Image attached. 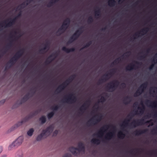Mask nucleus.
Instances as JSON below:
<instances>
[{
	"label": "nucleus",
	"instance_id": "f257e3e1",
	"mask_svg": "<svg viewBox=\"0 0 157 157\" xmlns=\"http://www.w3.org/2000/svg\"><path fill=\"white\" fill-rule=\"evenodd\" d=\"M76 77L75 75H71L68 79L59 85L57 88L56 92L59 93L63 90Z\"/></svg>",
	"mask_w": 157,
	"mask_h": 157
},
{
	"label": "nucleus",
	"instance_id": "f03ea898",
	"mask_svg": "<svg viewBox=\"0 0 157 157\" xmlns=\"http://www.w3.org/2000/svg\"><path fill=\"white\" fill-rule=\"evenodd\" d=\"M71 22L70 19L69 18H67L63 21L62 26L59 29L57 33H59L60 35L62 33H64L69 26Z\"/></svg>",
	"mask_w": 157,
	"mask_h": 157
},
{
	"label": "nucleus",
	"instance_id": "7ed1b4c3",
	"mask_svg": "<svg viewBox=\"0 0 157 157\" xmlns=\"http://www.w3.org/2000/svg\"><path fill=\"white\" fill-rule=\"evenodd\" d=\"M82 27H80L79 29L76 31L75 33L70 37L69 40L67 43V44L68 45L71 44L78 38L82 33Z\"/></svg>",
	"mask_w": 157,
	"mask_h": 157
},
{
	"label": "nucleus",
	"instance_id": "20e7f679",
	"mask_svg": "<svg viewBox=\"0 0 157 157\" xmlns=\"http://www.w3.org/2000/svg\"><path fill=\"white\" fill-rule=\"evenodd\" d=\"M24 137L23 136H19L15 141L13 142L10 145L8 148L11 150L12 149L17 147L21 145L23 141Z\"/></svg>",
	"mask_w": 157,
	"mask_h": 157
},
{
	"label": "nucleus",
	"instance_id": "39448f33",
	"mask_svg": "<svg viewBox=\"0 0 157 157\" xmlns=\"http://www.w3.org/2000/svg\"><path fill=\"white\" fill-rule=\"evenodd\" d=\"M40 111L38 110H36L34 112L30 113L27 116L23 118L20 122H18L17 124V126H18L21 125L23 123L28 121L29 119L33 117L34 116L37 115L40 112Z\"/></svg>",
	"mask_w": 157,
	"mask_h": 157
},
{
	"label": "nucleus",
	"instance_id": "423d86ee",
	"mask_svg": "<svg viewBox=\"0 0 157 157\" xmlns=\"http://www.w3.org/2000/svg\"><path fill=\"white\" fill-rule=\"evenodd\" d=\"M119 83L118 80H115L108 83L106 88L108 91L112 92L115 90Z\"/></svg>",
	"mask_w": 157,
	"mask_h": 157
},
{
	"label": "nucleus",
	"instance_id": "0eeeda50",
	"mask_svg": "<svg viewBox=\"0 0 157 157\" xmlns=\"http://www.w3.org/2000/svg\"><path fill=\"white\" fill-rule=\"evenodd\" d=\"M76 99V97L73 94H71L64 98L63 102L71 104L75 102Z\"/></svg>",
	"mask_w": 157,
	"mask_h": 157
},
{
	"label": "nucleus",
	"instance_id": "6e6552de",
	"mask_svg": "<svg viewBox=\"0 0 157 157\" xmlns=\"http://www.w3.org/2000/svg\"><path fill=\"white\" fill-rule=\"evenodd\" d=\"M116 70V69H113L109 73L104 75L102 78L101 79H99L98 81V84H100L101 83L107 81L109 78V76L112 75L113 73L115 72Z\"/></svg>",
	"mask_w": 157,
	"mask_h": 157
},
{
	"label": "nucleus",
	"instance_id": "1a4fd4ad",
	"mask_svg": "<svg viewBox=\"0 0 157 157\" xmlns=\"http://www.w3.org/2000/svg\"><path fill=\"white\" fill-rule=\"evenodd\" d=\"M110 126H111L113 129H115L116 128L115 126L113 125H105L102 127L100 130L98 132V133L96 135H97L98 136L101 137L103 135L104 132L106 129H108Z\"/></svg>",
	"mask_w": 157,
	"mask_h": 157
},
{
	"label": "nucleus",
	"instance_id": "9d476101",
	"mask_svg": "<svg viewBox=\"0 0 157 157\" xmlns=\"http://www.w3.org/2000/svg\"><path fill=\"white\" fill-rule=\"evenodd\" d=\"M144 121V119L143 118L140 120H134L130 124L129 126L133 128H135L137 126L143 124Z\"/></svg>",
	"mask_w": 157,
	"mask_h": 157
},
{
	"label": "nucleus",
	"instance_id": "9b49d317",
	"mask_svg": "<svg viewBox=\"0 0 157 157\" xmlns=\"http://www.w3.org/2000/svg\"><path fill=\"white\" fill-rule=\"evenodd\" d=\"M101 116H98L95 119L93 117L88 121L87 124H90V123L91 122V124L94 125L96 124L101 121Z\"/></svg>",
	"mask_w": 157,
	"mask_h": 157
},
{
	"label": "nucleus",
	"instance_id": "f8f14e48",
	"mask_svg": "<svg viewBox=\"0 0 157 157\" xmlns=\"http://www.w3.org/2000/svg\"><path fill=\"white\" fill-rule=\"evenodd\" d=\"M53 130V127L52 125H50L48 127L42 131L46 135V137L48 136Z\"/></svg>",
	"mask_w": 157,
	"mask_h": 157
},
{
	"label": "nucleus",
	"instance_id": "ddd939ff",
	"mask_svg": "<svg viewBox=\"0 0 157 157\" xmlns=\"http://www.w3.org/2000/svg\"><path fill=\"white\" fill-rule=\"evenodd\" d=\"M56 57V55L55 54H52L48 57L47 59L45 61L44 63L46 65L49 64L55 59Z\"/></svg>",
	"mask_w": 157,
	"mask_h": 157
},
{
	"label": "nucleus",
	"instance_id": "4468645a",
	"mask_svg": "<svg viewBox=\"0 0 157 157\" xmlns=\"http://www.w3.org/2000/svg\"><path fill=\"white\" fill-rule=\"evenodd\" d=\"M140 104L141 105V107H138V109L140 110V111H139V113H138V111H135V114H143L145 110V107L144 105L143 104V102L141 101L140 103Z\"/></svg>",
	"mask_w": 157,
	"mask_h": 157
},
{
	"label": "nucleus",
	"instance_id": "2eb2a0df",
	"mask_svg": "<svg viewBox=\"0 0 157 157\" xmlns=\"http://www.w3.org/2000/svg\"><path fill=\"white\" fill-rule=\"evenodd\" d=\"M9 20H7L6 21H4L2 24H0V26L2 27H4L5 28L6 27H10L12 26L14 24L10 20L7 23H6V21H8Z\"/></svg>",
	"mask_w": 157,
	"mask_h": 157
},
{
	"label": "nucleus",
	"instance_id": "dca6fc26",
	"mask_svg": "<svg viewBox=\"0 0 157 157\" xmlns=\"http://www.w3.org/2000/svg\"><path fill=\"white\" fill-rule=\"evenodd\" d=\"M149 103L150 104V105H149L152 108H157V101L151 102L149 100H147L146 101L145 104L148 105Z\"/></svg>",
	"mask_w": 157,
	"mask_h": 157
},
{
	"label": "nucleus",
	"instance_id": "f3484780",
	"mask_svg": "<svg viewBox=\"0 0 157 157\" xmlns=\"http://www.w3.org/2000/svg\"><path fill=\"white\" fill-rule=\"evenodd\" d=\"M77 151H85V147L84 144L82 142H80L78 143V148H77Z\"/></svg>",
	"mask_w": 157,
	"mask_h": 157
},
{
	"label": "nucleus",
	"instance_id": "a211bd4d",
	"mask_svg": "<svg viewBox=\"0 0 157 157\" xmlns=\"http://www.w3.org/2000/svg\"><path fill=\"white\" fill-rule=\"evenodd\" d=\"M148 130L147 129H144L143 130H139L135 131L133 134L136 136H139L143 133H145L147 132Z\"/></svg>",
	"mask_w": 157,
	"mask_h": 157
},
{
	"label": "nucleus",
	"instance_id": "6ab92c4d",
	"mask_svg": "<svg viewBox=\"0 0 157 157\" xmlns=\"http://www.w3.org/2000/svg\"><path fill=\"white\" fill-rule=\"evenodd\" d=\"M44 47L40 49L39 51L40 53H43L44 51L46 49H48L49 48V43L48 41H47L46 43L44 44Z\"/></svg>",
	"mask_w": 157,
	"mask_h": 157
},
{
	"label": "nucleus",
	"instance_id": "aec40b11",
	"mask_svg": "<svg viewBox=\"0 0 157 157\" xmlns=\"http://www.w3.org/2000/svg\"><path fill=\"white\" fill-rule=\"evenodd\" d=\"M147 85V82H146L141 84L138 89V90L142 93L146 88Z\"/></svg>",
	"mask_w": 157,
	"mask_h": 157
},
{
	"label": "nucleus",
	"instance_id": "412c9836",
	"mask_svg": "<svg viewBox=\"0 0 157 157\" xmlns=\"http://www.w3.org/2000/svg\"><path fill=\"white\" fill-rule=\"evenodd\" d=\"M130 115H129L128 116V117H129V119H126L123 122L122 124L121 125V126L124 128L128 124V122L130 121V120L132 119V117H130Z\"/></svg>",
	"mask_w": 157,
	"mask_h": 157
},
{
	"label": "nucleus",
	"instance_id": "4be33fe9",
	"mask_svg": "<svg viewBox=\"0 0 157 157\" xmlns=\"http://www.w3.org/2000/svg\"><path fill=\"white\" fill-rule=\"evenodd\" d=\"M148 30L149 28H144L141 30L140 32H139L138 33H135L134 35L136 36H137V34H141L142 35H144L147 33L148 31Z\"/></svg>",
	"mask_w": 157,
	"mask_h": 157
},
{
	"label": "nucleus",
	"instance_id": "5701e85b",
	"mask_svg": "<svg viewBox=\"0 0 157 157\" xmlns=\"http://www.w3.org/2000/svg\"><path fill=\"white\" fill-rule=\"evenodd\" d=\"M62 50L67 53H69L70 52L75 51V49L74 48H66L65 47H63L62 48Z\"/></svg>",
	"mask_w": 157,
	"mask_h": 157
},
{
	"label": "nucleus",
	"instance_id": "b1692460",
	"mask_svg": "<svg viewBox=\"0 0 157 157\" xmlns=\"http://www.w3.org/2000/svg\"><path fill=\"white\" fill-rule=\"evenodd\" d=\"M69 151L74 155H77V153L76 151L77 150V148L73 147H70L69 148Z\"/></svg>",
	"mask_w": 157,
	"mask_h": 157
},
{
	"label": "nucleus",
	"instance_id": "393cba45",
	"mask_svg": "<svg viewBox=\"0 0 157 157\" xmlns=\"http://www.w3.org/2000/svg\"><path fill=\"white\" fill-rule=\"evenodd\" d=\"M43 137H44L45 138H46V135L44 134V133L42 132L39 135H38L37 137H36V140L37 141H39L41 140Z\"/></svg>",
	"mask_w": 157,
	"mask_h": 157
},
{
	"label": "nucleus",
	"instance_id": "a878e982",
	"mask_svg": "<svg viewBox=\"0 0 157 157\" xmlns=\"http://www.w3.org/2000/svg\"><path fill=\"white\" fill-rule=\"evenodd\" d=\"M114 133L113 132L108 133L105 137V139L106 140H110L113 136Z\"/></svg>",
	"mask_w": 157,
	"mask_h": 157
},
{
	"label": "nucleus",
	"instance_id": "bb28decb",
	"mask_svg": "<svg viewBox=\"0 0 157 157\" xmlns=\"http://www.w3.org/2000/svg\"><path fill=\"white\" fill-rule=\"evenodd\" d=\"M135 66L132 63L130 64L126 67V70L127 71H131L133 70Z\"/></svg>",
	"mask_w": 157,
	"mask_h": 157
},
{
	"label": "nucleus",
	"instance_id": "cd10ccee",
	"mask_svg": "<svg viewBox=\"0 0 157 157\" xmlns=\"http://www.w3.org/2000/svg\"><path fill=\"white\" fill-rule=\"evenodd\" d=\"M131 101V98L127 96L123 100V102L126 105L129 104Z\"/></svg>",
	"mask_w": 157,
	"mask_h": 157
},
{
	"label": "nucleus",
	"instance_id": "c85d7f7f",
	"mask_svg": "<svg viewBox=\"0 0 157 157\" xmlns=\"http://www.w3.org/2000/svg\"><path fill=\"white\" fill-rule=\"evenodd\" d=\"M91 142L92 144L98 145L100 144V141L98 139L94 138L92 139L91 140Z\"/></svg>",
	"mask_w": 157,
	"mask_h": 157
},
{
	"label": "nucleus",
	"instance_id": "c756f323",
	"mask_svg": "<svg viewBox=\"0 0 157 157\" xmlns=\"http://www.w3.org/2000/svg\"><path fill=\"white\" fill-rule=\"evenodd\" d=\"M108 5L110 7H113L116 4V2L115 0H109L108 2Z\"/></svg>",
	"mask_w": 157,
	"mask_h": 157
},
{
	"label": "nucleus",
	"instance_id": "7c9ffc66",
	"mask_svg": "<svg viewBox=\"0 0 157 157\" xmlns=\"http://www.w3.org/2000/svg\"><path fill=\"white\" fill-rule=\"evenodd\" d=\"M117 136L118 138L123 139L125 136V134L122 132L121 131L118 133Z\"/></svg>",
	"mask_w": 157,
	"mask_h": 157
},
{
	"label": "nucleus",
	"instance_id": "2f4dec72",
	"mask_svg": "<svg viewBox=\"0 0 157 157\" xmlns=\"http://www.w3.org/2000/svg\"><path fill=\"white\" fill-rule=\"evenodd\" d=\"M39 120L41 122V123L42 124L45 123L46 121V117L44 116H41L39 118Z\"/></svg>",
	"mask_w": 157,
	"mask_h": 157
},
{
	"label": "nucleus",
	"instance_id": "473e14b6",
	"mask_svg": "<svg viewBox=\"0 0 157 157\" xmlns=\"http://www.w3.org/2000/svg\"><path fill=\"white\" fill-rule=\"evenodd\" d=\"M24 49H22L18 51L15 54L20 58L23 54Z\"/></svg>",
	"mask_w": 157,
	"mask_h": 157
},
{
	"label": "nucleus",
	"instance_id": "72a5a7b5",
	"mask_svg": "<svg viewBox=\"0 0 157 157\" xmlns=\"http://www.w3.org/2000/svg\"><path fill=\"white\" fill-rule=\"evenodd\" d=\"M29 94H26L22 98L21 101L22 102H25L28 100L29 98Z\"/></svg>",
	"mask_w": 157,
	"mask_h": 157
},
{
	"label": "nucleus",
	"instance_id": "f704fd0d",
	"mask_svg": "<svg viewBox=\"0 0 157 157\" xmlns=\"http://www.w3.org/2000/svg\"><path fill=\"white\" fill-rule=\"evenodd\" d=\"M59 0H52L48 4L47 6L48 7H50L52 6L54 4L57 2Z\"/></svg>",
	"mask_w": 157,
	"mask_h": 157
},
{
	"label": "nucleus",
	"instance_id": "c9c22d12",
	"mask_svg": "<svg viewBox=\"0 0 157 157\" xmlns=\"http://www.w3.org/2000/svg\"><path fill=\"white\" fill-rule=\"evenodd\" d=\"M34 132V129L33 128H31L27 132V134L29 136H31L33 135Z\"/></svg>",
	"mask_w": 157,
	"mask_h": 157
},
{
	"label": "nucleus",
	"instance_id": "e433bc0d",
	"mask_svg": "<svg viewBox=\"0 0 157 157\" xmlns=\"http://www.w3.org/2000/svg\"><path fill=\"white\" fill-rule=\"evenodd\" d=\"M54 114L55 113L53 111L48 113L47 115L48 119H49L52 118L54 115Z\"/></svg>",
	"mask_w": 157,
	"mask_h": 157
},
{
	"label": "nucleus",
	"instance_id": "4c0bfd02",
	"mask_svg": "<svg viewBox=\"0 0 157 157\" xmlns=\"http://www.w3.org/2000/svg\"><path fill=\"white\" fill-rule=\"evenodd\" d=\"M86 104L85 103L80 108L79 110L81 112H83L84 111H85L86 109Z\"/></svg>",
	"mask_w": 157,
	"mask_h": 157
},
{
	"label": "nucleus",
	"instance_id": "58836bf2",
	"mask_svg": "<svg viewBox=\"0 0 157 157\" xmlns=\"http://www.w3.org/2000/svg\"><path fill=\"white\" fill-rule=\"evenodd\" d=\"M12 46V42H10L9 43V44H8L6 46V48L5 49V50H4L3 51V54H5L7 51L6 50V49L7 48H11Z\"/></svg>",
	"mask_w": 157,
	"mask_h": 157
},
{
	"label": "nucleus",
	"instance_id": "ea45409f",
	"mask_svg": "<svg viewBox=\"0 0 157 157\" xmlns=\"http://www.w3.org/2000/svg\"><path fill=\"white\" fill-rule=\"evenodd\" d=\"M101 15L100 10L98 9L97 10L95 11V15L96 17H99Z\"/></svg>",
	"mask_w": 157,
	"mask_h": 157
},
{
	"label": "nucleus",
	"instance_id": "a19ab883",
	"mask_svg": "<svg viewBox=\"0 0 157 157\" xmlns=\"http://www.w3.org/2000/svg\"><path fill=\"white\" fill-rule=\"evenodd\" d=\"M26 6H27L26 5V2H24L21 4L18 7H20L19 10H20L24 8Z\"/></svg>",
	"mask_w": 157,
	"mask_h": 157
},
{
	"label": "nucleus",
	"instance_id": "79ce46f5",
	"mask_svg": "<svg viewBox=\"0 0 157 157\" xmlns=\"http://www.w3.org/2000/svg\"><path fill=\"white\" fill-rule=\"evenodd\" d=\"M16 157H23V153L21 151H18L16 154Z\"/></svg>",
	"mask_w": 157,
	"mask_h": 157
},
{
	"label": "nucleus",
	"instance_id": "37998d69",
	"mask_svg": "<svg viewBox=\"0 0 157 157\" xmlns=\"http://www.w3.org/2000/svg\"><path fill=\"white\" fill-rule=\"evenodd\" d=\"M121 61V59L120 58H118L115 60L111 64V65H114L115 64H117L119 63L120 61Z\"/></svg>",
	"mask_w": 157,
	"mask_h": 157
},
{
	"label": "nucleus",
	"instance_id": "c03bdc74",
	"mask_svg": "<svg viewBox=\"0 0 157 157\" xmlns=\"http://www.w3.org/2000/svg\"><path fill=\"white\" fill-rule=\"evenodd\" d=\"M87 21L88 24H91L93 21V17L91 16L89 17L88 18Z\"/></svg>",
	"mask_w": 157,
	"mask_h": 157
},
{
	"label": "nucleus",
	"instance_id": "a18cd8bd",
	"mask_svg": "<svg viewBox=\"0 0 157 157\" xmlns=\"http://www.w3.org/2000/svg\"><path fill=\"white\" fill-rule=\"evenodd\" d=\"M92 44V41H90L87 43L83 47L82 49H83L84 48H87L89 47Z\"/></svg>",
	"mask_w": 157,
	"mask_h": 157
},
{
	"label": "nucleus",
	"instance_id": "49530a36",
	"mask_svg": "<svg viewBox=\"0 0 157 157\" xmlns=\"http://www.w3.org/2000/svg\"><path fill=\"white\" fill-rule=\"evenodd\" d=\"M141 94V92L139 90H137L136 92L134 94V96L135 97H136Z\"/></svg>",
	"mask_w": 157,
	"mask_h": 157
},
{
	"label": "nucleus",
	"instance_id": "de8ad7c7",
	"mask_svg": "<svg viewBox=\"0 0 157 157\" xmlns=\"http://www.w3.org/2000/svg\"><path fill=\"white\" fill-rule=\"evenodd\" d=\"M14 61L17 62L18 59L20 58L16 55H15L12 58Z\"/></svg>",
	"mask_w": 157,
	"mask_h": 157
},
{
	"label": "nucleus",
	"instance_id": "09e8293b",
	"mask_svg": "<svg viewBox=\"0 0 157 157\" xmlns=\"http://www.w3.org/2000/svg\"><path fill=\"white\" fill-rule=\"evenodd\" d=\"M59 106L58 105L52 107V109L54 111H56L59 109Z\"/></svg>",
	"mask_w": 157,
	"mask_h": 157
},
{
	"label": "nucleus",
	"instance_id": "8fccbe9b",
	"mask_svg": "<svg viewBox=\"0 0 157 157\" xmlns=\"http://www.w3.org/2000/svg\"><path fill=\"white\" fill-rule=\"evenodd\" d=\"M16 61H14L13 59L12 58L9 61V63L11 64L12 65H13L15 63Z\"/></svg>",
	"mask_w": 157,
	"mask_h": 157
},
{
	"label": "nucleus",
	"instance_id": "3c124183",
	"mask_svg": "<svg viewBox=\"0 0 157 157\" xmlns=\"http://www.w3.org/2000/svg\"><path fill=\"white\" fill-rule=\"evenodd\" d=\"M156 59L154 56L153 57V59L152 61V64H154V65L157 62L156 61Z\"/></svg>",
	"mask_w": 157,
	"mask_h": 157
},
{
	"label": "nucleus",
	"instance_id": "603ef678",
	"mask_svg": "<svg viewBox=\"0 0 157 157\" xmlns=\"http://www.w3.org/2000/svg\"><path fill=\"white\" fill-rule=\"evenodd\" d=\"M106 100V99L104 96H101V98L100 99V102H105Z\"/></svg>",
	"mask_w": 157,
	"mask_h": 157
},
{
	"label": "nucleus",
	"instance_id": "864d4df0",
	"mask_svg": "<svg viewBox=\"0 0 157 157\" xmlns=\"http://www.w3.org/2000/svg\"><path fill=\"white\" fill-rule=\"evenodd\" d=\"M152 120L147 121L145 122V123H150V125L152 126L153 125V123L152 122Z\"/></svg>",
	"mask_w": 157,
	"mask_h": 157
},
{
	"label": "nucleus",
	"instance_id": "5fc2aeb1",
	"mask_svg": "<svg viewBox=\"0 0 157 157\" xmlns=\"http://www.w3.org/2000/svg\"><path fill=\"white\" fill-rule=\"evenodd\" d=\"M151 132L155 134H157V127L155 129H153L151 131Z\"/></svg>",
	"mask_w": 157,
	"mask_h": 157
},
{
	"label": "nucleus",
	"instance_id": "6e6d98bb",
	"mask_svg": "<svg viewBox=\"0 0 157 157\" xmlns=\"http://www.w3.org/2000/svg\"><path fill=\"white\" fill-rule=\"evenodd\" d=\"M63 157H72V156L70 154L67 153L65 154Z\"/></svg>",
	"mask_w": 157,
	"mask_h": 157
},
{
	"label": "nucleus",
	"instance_id": "4d7b16f0",
	"mask_svg": "<svg viewBox=\"0 0 157 157\" xmlns=\"http://www.w3.org/2000/svg\"><path fill=\"white\" fill-rule=\"evenodd\" d=\"M17 18V17H16L13 19H11L10 20H11L13 23L15 24Z\"/></svg>",
	"mask_w": 157,
	"mask_h": 157
},
{
	"label": "nucleus",
	"instance_id": "13d9d810",
	"mask_svg": "<svg viewBox=\"0 0 157 157\" xmlns=\"http://www.w3.org/2000/svg\"><path fill=\"white\" fill-rule=\"evenodd\" d=\"M58 133V130H55L53 133V136H56Z\"/></svg>",
	"mask_w": 157,
	"mask_h": 157
},
{
	"label": "nucleus",
	"instance_id": "bf43d9fd",
	"mask_svg": "<svg viewBox=\"0 0 157 157\" xmlns=\"http://www.w3.org/2000/svg\"><path fill=\"white\" fill-rule=\"evenodd\" d=\"M147 55L146 54H145L143 55V56H140V59H142L145 58L146 57Z\"/></svg>",
	"mask_w": 157,
	"mask_h": 157
},
{
	"label": "nucleus",
	"instance_id": "052dcab7",
	"mask_svg": "<svg viewBox=\"0 0 157 157\" xmlns=\"http://www.w3.org/2000/svg\"><path fill=\"white\" fill-rule=\"evenodd\" d=\"M121 85V86L123 88H125L126 87V84L124 83H122Z\"/></svg>",
	"mask_w": 157,
	"mask_h": 157
},
{
	"label": "nucleus",
	"instance_id": "680f3d73",
	"mask_svg": "<svg viewBox=\"0 0 157 157\" xmlns=\"http://www.w3.org/2000/svg\"><path fill=\"white\" fill-rule=\"evenodd\" d=\"M154 64H152L149 67V69L150 70H152L153 68Z\"/></svg>",
	"mask_w": 157,
	"mask_h": 157
},
{
	"label": "nucleus",
	"instance_id": "e2e57ef3",
	"mask_svg": "<svg viewBox=\"0 0 157 157\" xmlns=\"http://www.w3.org/2000/svg\"><path fill=\"white\" fill-rule=\"evenodd\" d=\"M21 15V12L20 11L18 14L17 16L16 17L17 18L20 17Z\"/></svg>",
	"mask_w": 157,
	"mask_h": 157
},
{
	"label": "nucleus",
	"instance_id": "0e129e2a",
	"mask_svg": "<svg viewBox=\"0 0 157 157\" xmlns=\"http://www.w3.org/2000/svg\"><path fill=\"white\" fill-rule=\"evenodd\" d=\"M5 101V100H2L0 101V105L3 104Z\"/></svg>",
	"mask_w": 157,
	"mask_h": 157
},
{
	"label": "nucleus",
	"instance_id": "69168bd1",
	"mask_svg": "<svg viewBox=\"0 0 157 157\" xmlns=\"http://www.w3.org/2000/svg\"><path fill=\"white\" fill-rule=\"evenodd\" d=\"M30 0H26V2H27V3H26V6H27L29 5V4L30 3V2H29V1H30Z\"/></svg>",
	"mask_w": 157,
	"mask_h": 157
},
{
	"label": "nucleus",
	"instance_id": "338daca9",
	"mask_svg": "<svg viewBox=\"0 0 157 157\" xmlns=\"http://www.w3.org/2000/svg\"><path fill=\"white\" fill-rule=\"evenodd\" d=\"M3 148L2 146H0V154L2 152L3 150Z\"/></svg>",
	"mask_w": 157,
	"mask_h": 157
},
{
	"label": "nucleus",
	"instance_id": "774afa93",
	"mask_svg": "<svg viewBox=\"0 0 157 157\" xmlns=\"http://www.w3.org/2000/svg\"><path fill=\"white\" fill-rule=\"evenodd\" d=\"M150 48L147 49L146 51V53H147V54L148 53L150 52Z\"/></svg>",
	"mask_w": 157,
	"mask_h": 157
}]
</instances>
